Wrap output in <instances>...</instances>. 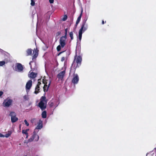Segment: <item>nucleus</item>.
<instances>
[{
	"instance_id": "nucleus-1",
	"label": "nucleus",
	"mask_w": 156,
	"mask_h": 156,
	"mask_svg": "<svg viewBox=\"0 0 156 156\" xmlns=\"http://www.w3.org/2000/svg\"><path fill=\"white\" fill-rule=\"evenodd\" d=\"M87 20V18H85V19L83 21L81 25V28L79 30V39L80 41H81L82 39L83 31L84 32V31L86 30L87 29V26L86 25L85 26Z\"/></svg>"
},
{
	"instance_id": "nucleus-2",
	"label": "nucleus",
	"mask_w": 156,
	"mask_h": 156,
	"mask_svg": "<svg viewBox=\"0 0 156 156\" xmlns=\"http://www.w3.org/2000/svg\"><path fill=\"white\" fill-rule=\"evenodd\" d=\"M67 37L62 36L61 37L60 39L59 43L60 45L57 46L56 48L57 50L58 51H59L61 49V48H63L66 44V40Z\"/></svg>"
},
{
	"instance_id": "nucleus-3",
	"label": "nucleus",
	"mask_w": 156,
	"mask_h": 156,
	"mask_svg": "<svg viewBox=\"0 0 156 156\" xmlns=\"http://www.w3.org/2000/svg\"><path fill=\"white\" fill-rule=\"evenodd\" d=\"M82 61V58L80 56H78L76 55L74 57V59L73 62V65L74 63L76 61V68L79 67L81 65V62Z\"/></svg>"
},
{
	"instance_id": "nucleus-4",
	"label": "nucleus",
	"mask_w": 156,
	"mask_h": 156,
	"mask_svg": "<svg viewBox=\"0 0 156 156\" xmlns=\"http://www.w3.org/2000/svg\"><path fill=\"white\" fill-rule=\"evenodd\" d=\"M12 100L9 98L4 100L3 102V105L4 107H9L12 104Z\"/></svg>"
},
{
	"instance_id": "nucleus-5",
	"label": "nucleus",
	"mask_w": 156,
	"mask_h": 156,
	"mask_svg": "<svg viewBox=\"0 0 156 156\" xmlns=\"http://www.w3.org/2000/svg\"><path fill=\"white\" fill-rule=\"evenodd\" d=\"M39 139V136L38 135L36 134L35 131H34L32 137L28 140V141L31 142L34 140L35 141H37Z\"/></svg>"
},
{
	"instance_id": "nucleus-6",
	"label": "nucleus",
	"mask_w": 156,
	"mask_h": 156,
	"mask_svg": "<svg viewBox=\"0 0 156 156\" xmlns=\"http://www.w3.org/2000/svg\"><path fill=\"white\" fill-rule=\"evenodd\" d=\"M9 115L11 117V121L13 123L16 122L18 119V118L16 117V114L14 112H11Z\"/></svg>"
},
{
	"instance_id": "nucleus-7",
	"label": "nucleus",
	"mask_w": 156,
	"mask_h": 156,
	"mask_svg": "<svg viewBox=\"0 0 156 156\" xmlns=\"http://www.w3.org/2000/svg\"><path fill=\"white\" fill-rule=\"evenodd\" d=\"M47 103V102H43L42 101H40L38 103V106L42 111L44 110L46 108Z\"/></svg>"
},
{
	"instance_id": "nucleus-8",
	"label": "nucleus",
	"mask_w": 156,
	"mask_h": 156,
	"mask_svg": "<svg viewBox=\"0 0 156 156\" xmlns=\"http://www.w3.org/2000/svg\"><path fill=\"white\" fill-rule=\"evenodd\" d=\"M32 80H29L27 83L26 85V89L27 92L29 91L32 86Z\"/></svg>"
},
{
	"instance_id": "nucleus-9",
	"label": "nucleus",
	"mask_w": 156,
	"mask_h": 156,
	"mask_svg": "<svg viewBox=\"0 0 156 156\" xmlns=\"http://www.w3.org/2000/svg\"><path fill=\"white\" fill-rule=\"evenodd\" d=\"M79 80V78L77 74H74L72 80V83L74 84H76L78 83Z\"/></svg>"
},
{
	"instance_id": "nucleus-10",
	"label": "nucleus",
	"mask_w": 156,
	"mask_h": 156,
	"mask_svg": "<svg viewBox=\"0 0 156 156\" xmlns=\"http://www.w3.org/2000/svg\"><path fill=\"white\" fill-rule=\"evenodd\" d=\"M65 73V70H63L61 72L58 74L57 76V77L59 79H61V80H62V79L63 78L64 76Z\"/></svg>"
},
{
	"instance_id": "nucleus-11",
	"label": "nucleus",
	"mask_w": 156,
	"mask_h": 156,
	"mask_svg": "<svg viewBox=\"0 0 156 156\" xmlns=\"http://www.w3.org/2000/svg\"><path fill=\"white\" fill-rule=\"evenodd\" d=\"M16 67H17L19 72H21L23 70V67L22 65L20 63H17Z\"/></svg>"
},
{
	"instance_id": "nucleus-12",
	"label": "nucleus",
	"mask_w": 156,
	"mask_h": 156,
	"mask_svg": "<svg viewBox=\"0 0 156 156\" xmlns=\"http://www.w3.org/2000/svg\"><path fill=\"white\" fill-rule=\"evenodd\" d=\"M83 12V9H82L80 15L79 16V17H78L77 20L76 21V24H75V26H77L78 24L80 23V21L81 19V17H82V15Z\"/></svg>"
},
{
	"instance_id": "nucleus-13",
	"label": "nucleus",
	"mask_w": 156,
	"mask_h": 156,
	"mask_svg": "<svg viewBox=\"0 0 156 156\" xmlns=\"http://www.w3.org/2000/svg\"><path fill=\"white\" fill-rule=\"evenodd\" d=\"M51 83V81H48V84H44V86L43 87V89L44 91V92H46L48 91L50 85Z\"/></svg>"
},
{
	"instance_id": "nucleus-14",
	"label": "nucleus",
	"mask_w": 156,
	"mask_h": 156,
	"mask_svg": "<svg viewBox=\"0 0 156 156\" xmlns=\"http://www.w3.org/2000/svg\"><path fill=\"white\" fill-rule=\"evenodd\" d=\"M38 50L37 49L35 50L34 51H33L34 55L32 59L33 60L34 59L36 58L37 57L38 54Z\"/></svg>"
},
{
	"instance_id": "nucleus-15",
	"label": "nucleus",
	"mask_w": 156,
	"mask_h": 156,
	"mask_svg": "<svg viewBox=\"0 0 156 156\" xmlns=\"http://www.w3.org/2000/svg\"><path fill=\"white\" fill-rule=\"evenodd\" d=\"M42 127L43 125L42 122L40 121L37 127L35 129L34 131H35L36 129H41L42 128Z\"/></svg>"
},
{
	"instance_id": "nucleus-16",
	"label": "nucleus",
	"mask_w": 156,
	"mask_h": 156,
	"mask_svg": "<svg viewBox=\"0 0 156 156\" xmlns=\"http://www.w3.org/2000/svg\"><path fill=\"white\" fill-rule=\"evenodd\" d=\"M40 92V87H38V86H36L34 93L35 94H37Z\"/></svg>"
},
{
	"instance_id": "nucleus-17",
	"label": "nucleus",
	"mask_w": 156,
	"mask_h": 156,
	"mask_svg": "<svg viewBox=\"0 0 156 156\" xmlns=\"http://www.w3.org/2000/svg\"><path fill=\"white\" fill-rule=\"evenodd\" d=\"M32 50L30 48L27 49L26 51L27 54L26 55L28 56L31 55L32 54Z\"/></svg>"
},
{
	"instance_id": "nucleus-18",
	"label": "nucleus",
	"mask_w": 156,
	"mask_h": 156,
	"mask_svg": "<svg viewBox=\"0 0 156 156\" xmlns=\"http://www.w3.org/2000/svg\"><path fill=\"white\" fill-rule=\"evenodd\" d=\"M48 81H51L50 80H48L46 79V77H44L43 79L42 82L44 84H48Z\"/></svg>"
},
{
	"instance_id": "nucleus-19",
	"label": "nucleus",
	"mask_w": 156,
	"mask_h": 156,
	"mask_svg": "<svg viewBox=\"0 0 156 156\" xmlns=\"http://www.w3.org/2000/svg\"><path fill=\"white\" fill-rule=\"evenodd\" d=\"M37 73H36L32 72L30 74V76L32 78H34L37 76Z\"/></svg>"
},
{
	"instance_id": "nucleus-20",
	"label": "nucleus",
	"mask_w": 156,
	"mask_h": 156,
	"mask_svg": "<svg viewBox=\"0 0 156 156\" xmlns=\"http://www.w3.org/2000/svg\"><path fill=\"white\" fill-rule=\"evenodd\" d=\"M42 117L43 118H46L47 117V112L45 111L42 112L41 114Z\"/></svg>"
},
{
	"instance_id": "nucleus-21",
	"label": "nucleus",
	"mask_w": 156,
	"mask_h": 156,
	"mask_svg": "<svg viewBox=\"0 0 156 156\" xmlns=\"http://www.w3.org/2000/svg\"><path fill=\"white\" fill-rule=\"evenodd\" d=\"M40 101H42L43 102H47L46 97L45 96H42L41 97Z\"/></svg>"
},
{
	"instance_id": "nucleus-22",
	"label": "nucleus",
	"mask_w": 156,
	"mask_h": 156,
	"mask_svg": "<svg viewBox=\"0 0 156 156\" xmlns=\"http://www.w3.org/2000/svg\"><path fill=\"white\" fill-rule=\"evenodd\" d=\"M11 134V132L10 131H9L8 133H6L5 134V137H8Z\"/></svg>"
},
{
	"instance_id": "nucleus-23",
	"label": "nucleus",
	"mask_w": 156,
	"mask_h": 156,
	"mask_svg": "<svg viewBox=\"0 0 156 156\" xmlns=\"http://www.w3.org/2000/svg\"><path fill=\"white\" fill-rule=\"evenodd\" d=\"M29 130V129H27L26 130H23L22 131V133H24L26 134H27V131Z\"/></svg>"
},
{
	"instance_id": "nucleus-24",
	"label": "nucleus",
	"mask_w": 156,
	"mask_h": 156,
	"mask_svg": "<svg viewBox=\"0 0 156 156\" xmlns=\"http://www.w3.org/2000/svg\"><path fill=\"white\" fill-rule=\"evenodd\" d=\"M69 36L70 37H71V40H73V32H71L69 33Z\"/></svg>"
},
{
	"instance_id": "nucleus-25",
	"label": "nucleus",
	"mask_w": 156,
	"mask_h": 156,
	"mask_svg": "<svg viewBox=\"0 0 156 156\" xmlns=\"http://www.w3.org/2000/svg\"><path fill=\"white\" fill-rule=\"evenodd\" d=\"M38 82L37 84V85H36V86H38V87H40V86L41 84V79H38Z\"/></svg>"
},
{
	"instance_id": "nucleus-26",
	"label": "nucleus",
	"mask_w": 156,
	"mask_h": 156,
	"mask_svg": "<svg viewBox=\"0 0 156 156\" xmlns=\"http://www.w3.org/2000/svg\"><path fill=\"white\" fill-rule=\"evenodd\" d=\"M35 3L34 0H31L30 4L31 6H34L35 5Z\"/></svg>"
},
{
	"instance_id": "nucleus-27",
	"label": "nucleus",
	"mask_w": 156,
	"mask_h": 156,
	"mask_svg": "<svg viewBox=\"0 0 156 156\" xmlns=\"http://www.w3.org/2000/svg\"><path fill=\"white\" fill-rule=\"evenodd\" d=\"M5 64V62L4 61H0V66H2Z\"/></svg>"
},
{
	"instance_id": "nucleus-28",
	"label": "nucleus",
	"mask_w": 156,
	"mask_h": 156,
	"mask_svg": "<svg viewBox=\"0 0 156 156\" xmlns=\"http://www.w3.org/2000/svg\"><path fill=\"white\" fill-rule=\"evenodd\" d=\"M67 18V16L66 15H65L63 18H62V20L63 21H66Z\"/></svg>"
},
{
	"instance_id": "nucleus-29",
	"label": "nucleus",
	"mask_w": 156,
	"mask_h": 156,
	"mask_svg": "<svg viewBox=\"0 0 156 156\" xmlns=\"http://www.w3.org/2000/svg\"><path fill=\"white\" fill-rule=\"evenodd\" d=\"M23 98L25 100H28L29 99V98L28 96L26 95H24L23 96Z\"/></svg>"
},
{
	"instance_id": "nucleus-30",
	"label": "nucleus",
	"mask_w": 156,
	"mask_h": 156,
	"mask_svg": "<svg viewBox=\"0 0 156 156\" xmlns=\"http://www.w3.org/2000/svg\"><path fill=\"white\" fill-rule=\"evenodd\" d=\"M24 122H25V124L27 126H29V124L26 119H25L24 120Z\"/></svg>"
},
{
	"instance_id": "nucleus-31",
	"label": "nucleus",
	"mask_w": 156,
	"mask_h": 156,
	"mask_svg": "<svg viewBox=\"0 0 156 156\" xmlns=\"http://www.w3.org/2000/svg\"><path fill=\"white\" fill-rule=\"evenodd\" d=\"M67 29L66 28L65 29V35L63 36H65L66 37H67Z\"/></svg>"
},
{
	"instance_id": "nucleus-32",
	"label": "nucleus",
	"mask_w": 156,
	"mask_h": 156,
	"mask_svg": "<svg viewBox=\"0 0 156 156\" xmlns=\"http://www.w3.org/2000/svg\"><path fill=\"white\" fill-rule=\"evenodd\" d=\"M54 105V103L52 102H51L49 103V105L50 107H51L53 106Z\"/></svg>"
},
{
	"instance_id": "nucleus-33",
	"label": "nucleus",
	"mask_w": 156,
	"mask_h": 156,
	"mask_svg": "<svg viewBox=\"0 0 156 156\" xmlns=\"http://www.w3.org/2000/svg\"><path fill=\"white\" fill-rule=\"evenodd\" d=\"M61 34V32L58 31V32H57L56 33V36H58L60 35Z\"/></svg>"
},
{
	"instance_id": "nucleus-34",
	"label": "nucleus",
	"mask_w": 156,
	"mask_h": 156,
	"mask_svg": "<svg viewBox=\"0 0 156 156\" xmlns=\"http://www.w3.org/2000/svg\"><path fill=\"white\" fill-rule=\"evenodd\" d=\"M65 57H62V58H61V61L62 62H63L65 60Z\"/></svg>"
},
{
	"instance_id": "nucleus-35",
	"label": "nucleus",
	"mask_w": 156,
	"mask_h": 156,
	"mask_svg": "<svg viewBox=\"0 0 156 156\" xmlns=\"http://www.w3.org/2000/svg\"><path fill=\"white\" fill-rule=\"evenodd\" d=\"M54 2V0H49V2L50 3H53Z\"/></svg>"
},
{
	"instance_id": "nucleus-36",
	"label": "nucleus",
	"mask_w": 156,
	"mask_h": 156,
	"mask_svg": "<svg viewBox=\"0 0 156 156\" xmlns=\"http://www.w3.org/2000/svg\"><path fill=\"white\" fill-rule=\"evenodd\" d=\"M0 137H5V135L0 133Z\"/></svg>"
},
{
	"instance_id": "nucleus-37",
	"label": "nucleus",
	"mask_w": 156,
	"mask_h": 156,
	"mask_svg": "<svg viewBox=\"0 0 156 156\" xmlns=\"http://www.w3.org/2000/svg\"><path fill=\"white\" fill-rule=\"evenodd\" d=\"M3 92L2 91H0V97L3 94Z\"/></svg>"
},
{
	"instance_id": "nucleus-38",
	"label": "nucleus",
	"mask_w": 156,
	"mask_h": 156,
	"mask_svg": "<svg viewBox=\"0 0 156 156\" xmlns=\"http://www.w3.org/2000/svg\"><path fill=\"white\" fill-rule=\"evenodd\" d=\"M33 62V61H31L30 62H29V65H30V68H31V67H32V66H31V63L32 62Z\"/></svg>"
},
{
	"instance_id": "nucleus-39",
	"label": "nucleus",
	"mask_w": 156,
	"mask_h": 156,
	"mask_svg": "<svg viewBox=\"0 0 156 156\" xmlns=\"http://www.w3.org/2000/svg\"><path fill=\"white\" fill-rule=\"evenodd\" d=\"M65 51H61L60 52L58 55H59L60 54H61L62 53H63V52H64Z\"/></svg>"
},
{
	"instance_id": "nucleus-40",
	"label": "nucleus",
	"mask_w": 156,
	"mask_h": 156,
	"mask_svg": "<svg viewBox=\"0 0 156 156\" xmlns=\"http://www.w3.org/2000/svg\"><path fill=\"white\" fill-rule=\"evenodd\" d=\"M106 23V21H105V22H104V20H102V24H104L105 23Z\"/></svg>"
},
{
	"instance_id": "nucleus-41",
	"label": "nucleus",
	"mask_w": 156,
	"mask_h": 156,
	"mask_svg": "<svg viewBox=\"0 0 156 156\" xmlns=\"http://www.w3.org/2000/svg\"><path fill=\"white\" fill-rule=\"evenodd\" d=\"M26 138H27L28 136V133H27V134H26Z\"/></svg>"
},
{
	"instance_id": "nucleus-42",
	"label": "nucleus",
	"mask_w": 156,
	"mask_h": 156,
	"mask_svg": "<svg viewBox=\"0 0 156 156\" xmlns=\"http://www.w3.org/2000/svg\"><path fill=\"white\" fill-rule=\"evenodd\" d=\"M24 156H27V155H24Z\"/></svg>"
}]
</instances>
